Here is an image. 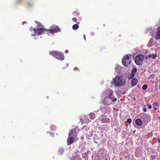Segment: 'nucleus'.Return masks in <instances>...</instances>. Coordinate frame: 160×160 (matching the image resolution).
Here are the masks:
<instances>
[{
  "label": "nucleus",
  "mask_w": 160,
  "mask_h": 160,
  "mask_svg": "<svg viewBox=\"0 0 160 160\" xmlns=\"http://www.w3.org/2000/svg\"><path fill=\"white\" fill-rule=\"evenodd\" d=\"M106 92L107 95L105 98L104 101V103L109 105L112 103V102L115 101L117 98H114L112 95L113 92L111 90H108L106 91Z\"/></svg>",
  "instance_id": "nucleus-1"
},
{
  "label": "nucleus",
  "mask_w": 160,
  "mask_h": 160,
  "mask_svg": "<svg viewBox=\"0 0 160 160\" xmlns=\"http://www.w3.org/2000/svg\"><path fill=\"white\" fill-rule=\"evenodd\" d=\"M113 80L115 85L118 87L122 86L126 83V79L121 76L117 75L113 78Z\"/></svg>",
  "instance_id": "nucleus-2"
},
{
  "label": "nucleus",
  "mask_w": 160,
  "mask_h": 160,
  "mask_svg": "<svg viewBox=\"0 0 160 160\" xmlns=\"http://www.w3.org/2000/svg\"><path fill=\"white\" fill-rule=\"evenodd\" d=\"M33 29L35 34L38 36L41 35L45 32L47 31V29L44 28L43 26L41 24L38 25L36 28H34Z\"/></svg>",
  "instance_id": "nucleus-3"
},
{
  "label": "nucleus",
  "mask_w": 160,
  "mask_h": 160,
  "mask_svg": "<svg viewBox=\"0 0 160 160\" xmlns=\"http://www.w3.org/2000/svg\"><path fill=\"white\" fill-rule=\"evenodd\" d=\"M50 54L52 56L56 58L63 61L64 59V57L63 54L60 52L57 51H52L49 52Z\"/></svg>",
  "instance_id": "nucleus-4"
},
{
  "label": "nucleus",
  "mask_w": 160,
  "mask_h": 160,
  "mask_svg": "<svg viewBox=\"0 0 160 160\" xmlns=\"http://www.w3.org/2000/svg\"><path fill=\"white\" fill-rule=\"evenodd\" d=\"M131 55L128 54L125 56L122 59V62L125 66L127 67L130 63L131 59L130 58Z\"/></svg>",
  "instance_id": "nucleus-5"
},
{
  "label": "nucleus",
  "mask_w": 160,
  "mask_h": 160,
  "mask_svg": "<svg viewBox=\"0 0 160 160\" xmlns=\"http://www.w3.org/2000/svg\"><path fill=\"white\" fill-rule=\"evenodd\" d=\"M47 31L52 34L54 33H57L61 31L60 28L58 26H53L51 27V29H47Z\"/></svg>",
  "instance_id": "nucleus-6"
},
{
  "label": "nucleus",
  "mask_w": 160,
  "mask_h": 160,
  "mask_svg": "<svg viewBox=\"0 0 160 160\" xmlns=\"http://www.w3.org/2000/svg\"><path fill=\"white\" fill-rule=\"evenodd\" d=\"M144 56L140 54L136 56L135 59V62L136 64L137 65H140L141 64L143 60Z\"/></svg>",
  "instance_id": "nucleus-7"
},
{
  "label": "nucleus",
  "mask_w": 160,
  "mask_h": 160,
  "mask_svg": "<svg viewBox=\"0 0 160 160\" xmlns=\"http://www.w3.org/2000/svg\"><path fill=\"white\" fill-rule=\"evenodd\" d=\"M70 132L68 134L69 137L73 136L76 137L77 136V133L76 130H70Z\"/></svg>",
  "instance_id": "nucleus-8"
},
{
  "label": "nucleus",
  "mask_w": 160,
  "mask_h": 160,
  "mask_svg": "<svg viewBox=\"0 0 160 160\" xmlns=\"http://www.w3.org/2000/svg\"><path fill=\"white\" fill-rule=\"evenodd\" d=\"M155 38L157 40L160 39V27L157 29V32L155 36Z\"/></svg>",
  "instance_id": "nucleus-9"
},
{
  "label": "nucleus",
  "mask_w": 160,
  "mask_h": 160,
  "mask_svg": "<svg viewBox=\"0 0 160 160\" xmlns=\"http://www.w3.org/2000/svg\"><path fill=\"white\" fill-rule=\"evenodd\" d=\"M137 69L136 68H133L132 69L131 72V74L128 76V77L129 79H131L134 76L135 74L137 72Z\"/></svg>",
  "instance_id": "nucleus-10"
},
{
  "label": "nucleus",
  "mask_w": 160,
  "mask_h": 160,
  "mask_svg": "<svg viewBox=\"0 0 160 160\" xmlns=\"http://www.w3.org/2000/svg\"><path fill=\"white\" fill-rule=\"evenodd\" d=\"M74 142V138L72 137H68L67 139L68 145H70Z\"/></svg>",
  "instance_id": "nucleus-11"
},
{
  "label": "nucleus",
  "mask_w": 160,
  "mask_h": 160,
  "mask_svg": "<svg viewBox=\"0 0 160 160\" xmlns=\"http://www.w3.org/2000/svg\"><path fill=\"white\" fill-rule=\"evenodd\" d=\"M137 83V80L135 78H132V85L133 86H135Z\"/></svg>",
  "instance_id": "nucleus-12"
},
{
  "label": "nucleus",
  "mask_w": 160,
  "mask_h": 160,
  "mask_svg": "<svg viewBox=\"0 0 160 160\" xmlns=\"http://www.w3.org/2000/svg\"><path fill=\"white\" fill-rule=\"evenodd\" d=\"M89 117H86L85 116V118L83 119V121H82V122L83 123H89L90 122V120L89 119Z\"/></svg>",
  "instance_id": "nucleus-13"
},
{
  "label": "nucleus",
  "mask_w": 160,
  "mask_h": 160,
  "mask_svg": "<svg viewBox=\"0 0 160 160\" xmlns=\"http://www.w3.org/2000/svg\"><path fill=\"white\" fill-rule=\"evenodd\" d=\"M135 122L136 124L138 126H141L142 124L141 120L139 119H137L136 120Z\"/></svg>",
  "instance_id": "nucleus-14"
},
{
  "label": "nucleus",
  "mask_w": 160,
  "mask_h": 160,
  "mask_svg": "<svg viewBox=\"0 0 160 160\" xmlns=\"http://www.w3.org/2000/svg\"><path fill=\"white\" fill-rule=\"evenodd\" d=\"M89 118L92 119H93L95 118V114L93 113H91L89 114Z\"/></svg>",
  "instance_id": "nucleus-15"
},
{
  "label": "nucleus",
  "mask_w": 160,
  "mask_h": 160,
  "mask_svg": "<svg viewBox=\"0 0 160 160\" xmlns=\"http://www.w3.org/2000/svg\"><path fill=\"white\" fill-rule=\"evenodd\" d=\"M157 54H150L148 55V56L147 57L148 58H152L153 59H154L156 57Z\"/></svg>",
  "instance_id": "nucleus-16"
},
{
  "label": "nucleus",
  "mask_w": 160,
  "mask_h": 160,
  "mask_svg": "<svg viewBox=\"0 0 160 160\" xmlns=\"http://www.w3.org/2000/svg\"><path fill=\"white\" fill-rule=\"evenodd\" d=\"M153 106L154 109L155 110H158V107H159V106L158 105V103L156 102H154L153 103Z\"/></svg>",
  "instance_id": "nucleus-17"
},
{
  "label": "nucleus",
  "mask_w": 160,
  "mask_h": 160,
  "mask_svg": "<svg viewBox=\"0 0 160 160\" xmlns=\"http://www.w3.org/2000/svg\"><path fill=\"white\" fill-rule=\"evenodd\" d=\"M79 28V26L77 24H75L72 26V28L73 30H75L78 29Z\"/></svg>",
  "instance_id": "nucleus-18"
},
{
  "label": "nucleus",
  "mask_w": 160,
  "mask_h": 160,
  "mask_svg": "<svg viewBox=\"0 0 160 160\" xmlns=\"http://www.w3.org/2000/svg\"><path fill=\"white\" fill-rule=\"evenodd\" d=\"M72 21L74 22L77 23L78 24H79V22H77V18H73L72 19Z\"/></svg>",
  "instance_id": "nucleus-19"
},
{
  "label": "nucleus",
  "mask_w": 160,
  "mask_h": 160,
  "mask_svg": "<svg viewBox=\"0 0 160 160\" xmlns=\"http://www.w3.org/2000/svg\"><path fill=\"white\" fill-rule=\"evenodd\" d=\"M147 88V85L146 84L142 86V88L143 90H146Z\"/></svg>",
  "instance_id": "nucleus-20"
},
{
  "label": "nucleus",
  "mask_w": 160,
  "mask_h": 160,
  "mask_svg": "<svg viewBox=\"0 0 160 160\" xmlns=\"http://www.w3.org/2000/svg\"><path fill=\"white\" fill-rule=\"evenodd\" d=\"M127 121L128 122V123H130L132 122V119L130 118L128 119L127 120Z\"/></svg>",
  "instance_id": "nucleus-21"
},
{
  "label": "nucleus",
  "mask_w": 160,
  "mask_h": 160,
  "mask_svg": "<svg viewBox=\"0 0 160 160\" xmlns=\"http://www.w3.org/2000/svg\"><path fill=\"white\" fill-rule=\"evenodd\" d=\"M147 109L146 108H143V111L144 112H147Z\"/></svg>",
  "instance_id": "nucleus-22"
},
{
  "label": "nucleus",
  "mask_w": 160,
  "mask_h": 160,
  "mask_svg": "<svg viewBox=\"0 0 160 160\" xmlns=\"http://www.w3.org/2000/svg\"><path fill=\"white\" fill-rule=\"evenodd\" d=\"M74 70L75 71H76L78 70V68H74Z\"/></svg>",
  "instance_id": "nucleus-23"
},
{
  "label": "nucleus",
  "mask_w": 160,
  "mask_h": 160,
  "mask_svg": "<svg viewBox=\"0 0 160 160\" xmlns=\"http://www.w3.org/2000/svg\"><path fill=\"white\" fill-rule=\"evenodd\" d=\"M148 108L149 109H151L152 108V106L151 105H149L148 106Z\"/></svg>",
  "instance_id": "nucleus-24"
},
{
  "label": "nucleus",
  "mask_w": 160,
  "mask_h": 160,
  "mask_svg": "<svg viewBox=\"0 0 160 160\" xmlns=\"http://www.w3.org/2000/svg\"><path fill=\"white\" fill-rule=\"evenodd\" d=\"M65 52L66 53H67L68 52V51L67 50H66L65 51Z\"/></svg>",
  "instance_id": "nucleus-25"
},
{
  "label": "nucleus",
  "mask_w": 160,
  "mask_h": 160,
  "mask_svg": "<svg viewBox=\"0 0 160 160\" xmlns=\"http://www.w3.org/2000/svg\"><path fill=\"white\" fill-rule=\"evenodd\" d=\"M33 28H31L30 29V30L31 31H32V30H33Z\"/></svg>",
  "instance_id": "nucleus-26"
},
{
  "label": "nucleus",
  "mask_w": 160,
  "mask_h": 160,
  "mask_svg": "<svg viewBox=\"0 0 160 160\" xmlns=\"http://www.w3.org/2000/svg\"><path fill=\"white\" fill-rule=\"evenodd\" d=\"M108 119H106V122H108Z\"/></svg>",
  "instance_id": "nucleus-27"
},
{
  "label": "nucleus",
  "mask_w": 160,
  "mask_h": 160,
  "mask_svg": "<svg viewBox=\"0 0 160 160\" xmlns=\"http://www.w3.org/2000/svg\"><path fill=\"white\" fill-rule=\"evenodd\" d=\"M84 38L85 39H86V38H85V35H84Z\"/></svg>",
  "instance_id": "nucleus-28"
},
{
  "label": "nucleus",
  "mask_w": 160,
  "mask_h": 160,
  "mask_svg": "<svg viewBox=\"0 0 160 160\" xmlns=\"http://www.w3.org/2000/svg\"><path fill=\"white\" fill-rule=\"evenodd\" d=\"M135 132H136V130H135L134 131H133V133H134Z\"/></svg>",
  "instance_id": "nucleus-29"
},
{
  "label": "nucleus",
  "mask_w": 160,
  "mask_h": 160,
  "mask_svg": "<svg viewBox=\"0 0 160 160\" xmlns=\"http://www.w3.org/2000/svg\"><path fill=\"white\" fill-rule=\"evenodd\" d=\"M28 6H30V4H28Z\"/></svg>",
  "instance_id": "nucleus-30"
},
{
  "label": "nucleus",
  "mask_w": 160,
  "mask_h": 160,
  "mask_svg": "<svg viewBox=\"0 0 160 160\" xmlns=\"http://www.w3.org/2000/svg\"><path fill=\"white\" fill-rule=\"evenodd\" d=\"M159 142H160V140H159Z\"/></svg>",
  "instance_id": "nucleus-31"
},
{
  "label": "nucleus",
  "mask_w": 160,
  "mask_h": 160,
  "mask_svg": "<svg viewBox=\"0 0 160 160\" xmlns=\"http://www.w3.org/2000/svg\"><path fill=\"white\" fill-rule=\"evenodd\" d=\"M108 158H107L106 160H108Z\"/></svg>",
  "instance_id": "nucleus-32"
},
{
  "label": "nucleus",
  "mask_w": 160,
  "mask_h": 160,
  "mask_svg": "<svg viewBox=\"0 0 160 160\" xmlns=\"http://www.w3.org/2000/svg\"><path fill=\"white\" fill-rule=\"evenodd\" d=\"M76 12H74L73 13H75Z\"/></svg>",
  "instance_id": "nucleus-33"
},
{
  "label": "nucleus",
  "mask_w": 160,
  "mask_h": 160,
  "mask_svg": "<svg viewBox=\"0 0 160 160\" xmlns=\"http://www.w3.org/2000/svg\"><path fill=\"white\" fill-rule=\"evenodd\" d=\"M82 119H80V121H81Z\"/></svg>",
  "instance_id": "nucleus-34"
}]
</instances>
